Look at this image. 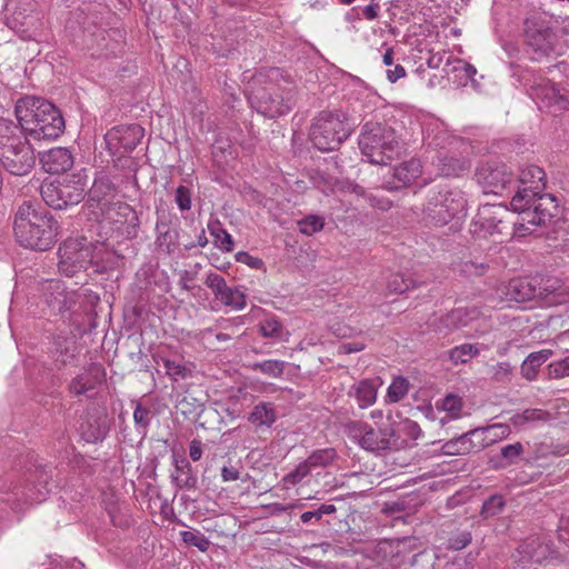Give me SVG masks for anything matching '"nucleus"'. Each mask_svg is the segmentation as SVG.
Here are the masks:
<instances>
[{"label": "nucleus", "instance_id": "nucleus-1", "mask_svg": "<svg viewBox=\"0 0 569 569\" xmlns=\"http://www.w3.org/2000/svg\"><path fill=\"white\" fill-rule=\"evenodd\" d=\"M546 187V173L541 167L528 164L520 170L518 190L510 206L515 212L521 213L520 229L529 226H545L558 213L555 197L542 193Z\"/></svg>", "mask_w": 569, "mask_h": 569}, {"label": "nucleus", "instance_id": "nucleus-2", "mask_svg": "<svg viewBox=\"0 0 569 569\" xmlns=\"http://www.w3.org/2000/svg\"><path fill=\"white\" fill-rule=\"evenodd\" d=\"M14 114L18 122L26 131V141L54 140L64 130V119L50 101L34 97L24 96L16 102Z\"/></svg>", "mask_w": 569, "mask_h": 569}, {"label": "nucleus", "instance_id": "nucleus-3", "mask_svg": "<svg viewBox=\"0 0 569 569\" xmlns=\"http://www.w3.org/2000/svg\"><path fill=\"white\" fill-rule=\"evenodd\" d=\"M58 224L39 203L24 201L17 209L13 231L17 241L30 249L46 250L53 242Z\"/></svg>", "mask_w": 569, "mask_h": 569}, {"label": "nucleus", "instance_id": "nucleus-4", "mask_svg": "<svg viewBox=\"0 0 569 569\" xmlns=\"http://www.w3.org/2000/svg\"><path fill=\"white\" fill-rule=\"evenodd\" d=\"M510 216L508 208L503 204H482L470 224V232L478 239L492 238L493 242H502L505 237L513 234L523 237L533 231L532 226H529L530 229L521 228L520 230L521 213L517 221H510Z\"/></svg>", "mask_w": 569, "mask_h": 569}, {"label": "nucleus", "instance_id": "nucleus-5", "mask_svg": "<svg viewBox=\"0 0 569 569\" xmlns=\"http://www.w3.org/2000/svg\"><path fill=\"white\" fill-rule=\"evenodd\" d=\"M553 18L543 11L532 10L523 21V37L535 60L549 57L556 50L558 36L552 28Z\"/></svg>", "mask_w": 569, "mask_h": 569}, {"label": "nucleus", "instance_id": "nucleus-6", "mask_svg": "<svg viewBox=\"0 0 569 569\" xmlns=\"http://www.w3.org/2000/svg\"><path fill=\"white\" fill-rule=\"evenodd\" d=\"M87 183L79 174L62 180L44 181L41 186L43 201L54 209L78 204L84 197Z\"/></svg>", "mask_w": 569, "mask_h": 569}, {"label": "nucleus", "instance_id": "nucleus-7", "mask_svg": "<svg viewBox=\"0 0 569 569\" xmlns=\"http://www.w3.org/2000/svg\"><path fill=\"white\" fill-rule=\"evenodd\" d=\"M252 107L268 118H276L289 112L293 106L292 88L270 84L259 89L250 99Z\"/></svg>", "mask_w": 569, "mask_h": 569}, {"label": "nucleus", "instance_id": "nucleus-8", "mask_svg": "<svg viewBox=\"0 0 569 569\" xmlns=\"http://www.w3.org/2000/svg\"><path fill=\"white\" fill-rule=\"evenodd\" d=\"M467 201L460 192L439 193L429 200L425 209L426 223L445 226L453 218L465 214Z\"/></svg>", "mask_w": 569, "mask_h": 569}, {"label": "nucleus", "instance_id": "nucleus-9", "mask_svg": "<svg viewBox=\"0 0 569 569\" xmlns=\"http://www.w3.org/2000/svg\"><path fill=\"white\" fill-rule=\"evenodd\" d=\"M351 133L343 113L338 111H321L313 120L309 138L311 142H345Z\"/></svg>", "mask_w": 569, "mask_h": 569}, {"label": "nucleus", "instance_id": "nucleus-10", "mask_svg": "<svg viewBox=\"0 0 569 569\" xmlns=\"http://www.w3.org/2000/svg\"><path fill=\"white\" fill-rule=\"evenodd\" d=\"M58 253L59 271L67 277H73L91 263L92 246L86 238L68 239L60 246Z\"/></svg>", "mask_w": 569, "mask_h": 569}, {"label": "nucleus", "instance_id": "nucleus-11", "mask_svg": "<svg viewBox=\"0 0 569 569\" xmlns=\"http://www.w3.org/2000/svg\"><path fill=\"white\" fill-rule=\"evenodd\" d=\"M478 182L486 193L502 194L513 184L510 168L500 160H488L477 168Z\"/></svg>", "mask_w": 569, "mask_h": 569}, {"label": "nucleus", "instance_id": "nucleus-12", "mask_svg": "<svg viewBox=\"0 0 569 569\" xmlns=\"http://www.w3.org/2000/svg\"><path fill=\"white\" fill-rule=\"evenodd\" d=\"M346 429L352 440L369 451L391 449V445H395L392 435L389 433V428L375 430L367 422L350 421Z\"/></svg>", "mask_w": 569, "mask_h": 569}, {"label": "nucleus", "instance_id": "nucleus-13", "mask_svg": "<svg viewBox=\"0 0 569 569\" xmlns=\"http://www.w3.org/2000/svg\"><path fill=\"white\" fill-rule=\"evenodd\" d=\"M0 161L12 174H27L36 162L32 144H0Z\"/></svg>", "mask_w": 569, "mask_h": 569}, {"label": "nucleus", "instance_id": "nucleus-14", "mask_svg": "<svg viewBox=\"0 0 569 569\" xmlns=\"http://www.w3.org/2000/svg\"><path fill=\"white\" fill-rule=\"evenodd\" d=\"M211 289L216 300L223 306L234 310H241L246 307V296L238 288L228 287L226 280L218 273H209L204 281Z\"/></svg>", "mask_w": 569, "mask_h": 569}, {"label": "nucleus", "instance_id": "nucleus-15", "mask_svg": "<svg viewBox=\"0 0 569 569\" xmlns=\"http://www.w3.org/2000/svg\"><path fill=\"white\" fill-rule=\"evenodd\" d=\"M549 555V546L540 538H529L523 541L513 555L519 569H537L533 565L542 563Z\"/></svg>", "mask_w": 569, "mask_h": 569}, {"label": "nucleus", "instance_id": "nucleus-16", "mask_svg": "<svg viewBox=\"0 0 569 569\" xmlns=\"http://www.w3.org/2000/svg\"><path fill=\"white\" fill-rule=\"evenodd\" d=\"M50 292L46 293V302L53 312H64L76 308L82 295L78 291H67L60 281H50Z\"/></svg>", "mask_w": 569, "mask_h": 569}, {"label": "nucleus", "instance_id": "nucleus-17", "mask_svg": "<svg viewBox=\"0 0 569 569\" xmlns=\"http://www.w3.org/2000/svg\"><path fill=\"white\" fill-rule=\"evenodd\" d=\"M40 163L46 172L59 174L72 167L73 156L68 148L58 146L40 153Z\"/></svg>", "mask_w": 569, "mask_h": 569}, {"label": "nucleus", "instance_id": "nucleus-18", "mask_svg": "<svg viewBox=\"0 0 569 569\" xmlns=\"http://www.w3.org/2000/svg\"><path fill=\"white\" fill-rule=\"evenodd\" d=\"M483 312L477 306L459 307L441 317L439 331L462 329L478 320Z\"/></svg>", "mask_w": 569, "mask_h": 569}, {"label": "nucleus", "instance_id": "nucleus-19", "mask_svg": "<svg viewBox=\"0 0 569 569\" xmlns=\"http://www.w3.org/2000/svg\"><path fill=\"white\" fill-rule=\"evenodd\" d=\"M389 433L392 435L395 442V445H391V449L399 450L408 447L411 441L417 440L421 430L416 421L409 418H403L397 423L395 421L391 422Z\"/></svg>", "mask_w": 569, "mask_h": 569}, {"label": "nucleus", "instance_id": "nucleus-20", "mask_svg": "<svg viewBox=\"0 0 569 569\" xmlns=\"http://www.w3.org/2000/svg\"><path fill=\"white\" fill-rule=\"evenodd\" d=\"M435 407L438 412L443 413V416L440 417L441 425L459 420L467 415L463 398L452 392L437 400Z\"/></svg>", "mask_w": 569, "mask_h": 569}, {"label": "nucleus", "instance_id": "nucleus-21", "mask_svg": "<svg viewBox=\"0 0 569 569\" xmlns=\"http://www.w3.org/2000/svg\"><path fill=\"white\" fill-rule=\"evenodd\" d=\"M506 299L508 301L525 302L539 298V288L528 278H516L506 287Z\"/></svg>", "mask_w": 569, "mask_h": 569}, {"label": "nucleus", "instance_id": "nucleus-22", "mask_svg": "<svg viewBox=\"0 0 569 569\" xmlns=\"http://www.w3.org/2000/svg\"><path fill=\"white\" fill-rule=\"evenodd\" d=\"M539 299L550 306L569 302V284L560 280H548L539 287Z\"/></svg>", "mask_w": 569, "mask_h": 569}, {"label": "nucleus", "instance_id": "nucleus-23", "mask_svg": "<svg viewBox=\"0 0 569 569\" xmlns=\"http://www.w3.org/2000/svg\"><path fill=\"white\" fill-rule=\"evenodd\" d=\"M144 128L139 123L120 124L113 127L104 136L106 142H141Z\"/></svg>", "mask_w": 569, "mask_h": 569}, {"label": "nucleus", "instance_id": "nucleus-24", "mask_svg": "<svg viewBox=\"0 0 569 569\" xmlns=\"http://www.w3.org/2000/svg\"><path fill=\"white\" fill-rule=\"evenodd\" d=\"M393 130L385 127L380 122H366L360 132L359 142H393Z\"/></svg>", "mask_w": 569, "mask_h": 569}, {"label": "nucleus", "instance_id": "nucleus-25", "mask_svg": "<svg viewBox=\"0 0 569 569\" xmlns=\"http://www.w3.org/2000/svg\"><path fill=\"white\" fill-rule=\"evenodd\" d=\"M277 419L276 410L270 402L256 405L248 416V421L256 428L270 427Z\"/></svg>", "mask_w": 569, "mask_h": 569}, {"label": "nucleus", "instance_id": "nucleus-26", "mask_svg": "<svg viewBox=\"0 0 569 569\" xmlns=\"http://www.w3.org/2000/svg\"><path fill=\"white\" fill-rule=\"evenodd\" d=\"M395 178L403 186H409L422 174V164L419 159H410L395 168Z\"/></svg>", "mask_w": 569, "mask_h": 569}, {"label": "nucleus", "instance_id": "nucleus-27", "mask_svg": "<svg viewBox=\"0 0 569 569\" xmlns=\"http://www.w3.org/2000/svg\"><path fill=\"white\" fill-rule=\"evenodd\" d=\"M393 152V144H362L361 153L369 162L388 164Z\"/></svg>", "mask_w": 569, "mask_h": 569}, {"label": "nucleus", "instance_id": "nucleus-28", "mask_svg": "<svg viewBox=\"0 0 569 569\" xmlns=\"http://www.w3.org/2000/svg\"><path fill=\"white\" fill-rule=\"evenodd\" d=\"M550 419V413L542 409H526L522 412L515 413L510 418V423L516 428H523L537 422H546Z\"/></svg>", "mask_w": 569, "mask_h": 569}, {"label": "nucleus", "instance_id": "nucleus-29", "mask_svg": "<svg viewBox=\"0 0 569 569\" xmlns=\"http://www.w3.org/2000/svg\"><path fill=\"white\" fill-rule=\"evenodd\" d=\"M355 397L361 409L372 406L377 399L376 385L368 379L361 380L355 386Z\"/></svg>", "mask_w": 569, "mask_h": 569}, {"label": "nucleus", "instance_id": "nucleus-30", "mask_svg": "<svg viewBox=\"0 0 569 569\" xmlns=\"http://www.w3.org/2000/svg\"><path fill=\"white\" fill-rule=\"evenodd\" d=\"M533 94L537 97H543L548 100L549 104L558 106V109H567L569 101L559 93V90L553 83L547 81L545 84H538L532 87Z\"/></svg>", "mask_w": 569, "mask_h": 569}, {"label": "nucleus", "instance_id": "nucleus-31", "mask_svg": "<svg viewBox=\"0 0 569 569\" xmlns=\"http://www.w3.org/2000/svg\"><path fill=\"white\" fill-rule=\"evenodd\" d=\"M416 282L410 277L401 272H393L387 279V289L390 293L401 295L406 291L416 288Z\"/></svg>", "mask_w": 569, "mask_h": 569}, {"label": "nucleus", "instance_id": "nucleus-32", "mask_svg": "<svg viewBox=\"0 0 569 569\" xmlns=\"http://www.w3.org/2000/svg\"><path fill=\"white\" fill-rule=\"evenodd\" d=\"M410 383L405 377H396L388 387L386 401L396 403L401 401L409 391Z\"/></svg>", "mask_w": 569, "mask_h": 569}, {"label": "nucleus", "instance_id": "nucleus-33", "mask_svg": "<svg viewBox=\"0 0 569 569\" xmlns=\"http://www.w3.org/2000/svg\"><path fill=\"white\" fill-rule=\"evenodd\" d=\"M485 436L482 427L462 435V442L467 443V448H462V451L476 452L487 448L488 443L486 442Z\"/></svg>", "mask_w": 569, "mask_h": 569}, {"label": "nucleus", "instance_id": "nucleus-34", "mask_svg": "<svg viewBox=\"0 0 569 569\" xmlns=\"http://www.w3.org/2000/svg\"><path fill=\"white\" fill-rule=\"evenodd\" d=\"M336 458L337 452L333 448H325L315 450L305 461L312 470L313 468L329 466Z\"/></svg>", "mask_w": 569, "mask_h": 569}, {"label": "nucleus", "instance_id": "nucleus-35", "mask_svg": "<svg viewBox=\"0 0 569 569\" xmlns=\"http://www.w3.org/2000/svg\"><path fill=\"white\" fill-rule=\"evenodd\" d=\"M479 353L476 345L463 343L452 348L449 352V359L453 365L467 363L471 358Z\"/></svg>", "mask_w": 569, "mask_h": 569}, {"label": "nucleus", "instance_id": "nucleus-36", "mask_svg": "<svg viewBox=\"0 0 569 569\" xmlns=\"http://www.w3.org/2000/svg\"><path fill=\"white\" fill-rule=\"evenodd\" d=\"M26 139V131L20 123H14L9 119H0V142L10 140Z\"/></svg>", "mask_w": 569, "mask_h": 569}, {"label": "nucleus", "instance_id": "nucleus-37", "mask_svg": "<svg viewBox=\"0 0 569 569\" xmlns=\"http://www.w3.org/2000/svg\"><path fill=\"white\" fill-rule=\"evenodd\" d=\"M482 428L488 447L508 438L511 433V429L508 423H492Z\"/></svg>", "mask_w": 569, "mask_h": 569}, {"label": "nucleus", "instance_id": "nucleus-38", "mask_svg": "<svg viewBox=\"0 0 569 569\" xmlns=\"http://www.w3.org/2000/svg\"><path fill=\"white\" fill-rule=\"evenodd\" d=\"M299 231L305 236H312L325 228V219L319 214H309L298 221Z\"/></svg>", "mask_w": 569, "mask_h": 569}, {"label": "nucleus", "instance_id": "nucleus-39", "mask_svg": "<svg viewBox=\"0 0 569 569\" xmlns=\"http://www.w3.org/2000/svg\"><path fill=\"white\" fill-rule=\"evenodd\" d=\"M310 472H311V469L303 460L295 468V470L290 471L282 478V480H281L282 488L288 489L291 486H296V485L300 483L307 476L310 475Z\"/></svg>", "mask_w": 569, "mask_h": 569}, {"label": "nucleus", "instance_id": "nucleus-40", "mask_svg": "<svg viewBox=\"0 0 569 569\" xmlns=\"http://www.w3.org/2000/svg\"><path fill=\"white\" fill-rule=\"evenodd\" d=\"M180 538L186 545L196 547L202 552H206L210 547V540L198 530L181 531Z\"/></svg>", "mask_w": 569, "mask_h": 569}, {"label": "nucleus", "instance_id": "nucleus-41", "mask_svg": "<svg viewBox=\"0 0 569 569\" xmlns=\"http://www.w3.org/2000/svg\"><path fill=\"white\" fill-rule=\"evenodd\" d=\"M286 362L281 360H264L252 366L254 371H260L273 378H280L284 371Z\"/></svg>", "mask_w": 569, "mask_h": 569}, {"label": "nucleus", "instance_id": "nucleus-42", "mask_svg": "<svg viewBox=\"0 0 569 569\" xmlns=\"http://www.w3.org/2000/svg\"><path fill=\"white\" fill-rule=\"evenodd\" d=\"M260 332L266 338H278L282 332V323L274 315L267 316L259 325Z\"/></svg>", "mask_w": 569, "mask_h": 569}, {"label": "nucleus", "instance_id": "nucleus-43", "mask_svg": "<svg viewBox=\"0 0 569 569\" xmlns=\"http://www.w3.org/2000/svg\"><path fill=\"white\" fill-rule=\"evenodd\" d=\"M221 479L223 482H231L240 480L241 482H246L249 478L248 473H242L241 468L238 463H232L229 461L227 465L221 467Z\"/></svg>", "mask_w": 569, "mask_h": 569}, {"label": "nucleus", "instance_id": "nucleus-44", "mask_svg": "<svg viewBox=\"0 0 569 569\" xmlns=\"http://www.w3.org/2000/svg\"><path fill=\"white\" fill-rule=\"evenodd\" d=\"M548 375L553 379L569 377V356L562 360L551 362L548 366Z\"/></svg>", "mask_w": 569, "mask_h": 569}, {"label": "nucleus", "instance_id": "nucleus-45", "mask_svg": "<svg viewBox=\"0 0 569 569\" xmlns=\"http://www.w3.org/2000/svg\"><path fill=\"white\" fill-rule=\"evenodd\" d=\"M93 385L90 382L88 375H79L72 379L69 385V390L74 396H80L88 390H91Z\"/></svg>", "mask_w": 569, "mask_h": 569}, {"label": "nucleus", "instance_id": "nucleus-46", "mask_svg": "<svg viewBox=\"0 0 569 569\" xmlns=\"http://www.w3.org/2000/svg\"><path fill=\"white\" fill-rule=\"evenodd\" d=\"M211 234L214 236V243L221 250L230 252L233 249V240L231 234H229L223 229H212Z\"/></svg>", "mask_w": 569, "mask_h": 569}, {"label": "nucleus", "instance_id": "nucleus-47", "mask_svg": "<svg viewBox=\"0 0 569 569\" xmlns=\"http://www.w3.org/2000/svg\"><path fill=\"white\" fill-rule=\"evenodd\" d=\"M523 446L521 442H516L502 447L501 457L507 460L508 463H513L523 453Z\"/></svg>", "mask_w": 569, "mask_h": 569}, {"label": "nucleus", "instance_id": "nucleus-48", "mask_svg": "<svg viewBox=\"0 0 569 569\" xmlns=\"http://www.w3.org/2000/svg\"><path fill=\"white\" fill-rule=\"evenodd\" d=\"M166 373L172 379L178 380L179 378L184 379L187 377V368L176 361L166 359L163 361Z\"/></svg>", "mask_w": 569, "mask_h": 569}, {"label": "nucleus", "instance_id": "nucleus-49", "mask_svg": "<svg viewBox=\"0 0 569 569\" xmlns=\"http://www.w3.org/2000/svg\"><path fill=\"white\" fill-rule=\"evenodd\" d=\"M505 506V502L501 497L492 496L487 501H485L482 506V513L486 517L495 516Z\"/></svg>", "mask_w": 569, "mask_h": 569}, {"label": "nucleus", "instance_id": "nucleus-50", "mask_svg": "<svg viewBox=\"0 0 569 569\" xmlns=\"http://www.w3.org/2000/svg\"><path fill=\"white\" fill-rule=\"evenodd\" d=\"M471 542V533L469 531L459 532L449 538L448 548L461 550Z\"/></svg>", "mask_w": 569, "mask_h": 569}, {"label": "nucleus", "instance_id": "nucleus-51", "mask_svg": "<svg viewBox=\"0 0 569 569\" xmlns=\"http://www.w3.org/2000/svg\"><path fill=\"white\" fill-rule=\"evenodd\" d=\"M176 201L181 210H189L191 208L189 189L183 186L178 187L176 191Z\"/></svg>", "mask_w": 569, "mask_h": 569}, {"label": "nucleus", "instance_id": "nucleus-52", "mask_svg": "<svg viewBox=\"0 0 569 569\" xmlns=\"http://www.w3.org/2000/svg\"><path fill=\"white\" fill-rule=\"evenodd\" d=\"M552 356V350L542 349L537 352H532L527 357V366L533 365L535 367H540L543 362H546Z\"/></svg>", "mask_w": 569, "mask_h": 569}, {"label": "nucleus", "instance_id": "nucleus-53", "mask_svg": "<svg viewBox=\"0 0 569 569\" xmlns=\"http://www.w3.org/2000/svg\"><path fill=\"white\" fill-rule=\"evenodd\" d=\"M150 415L151 411L148 408L137 405L133 411V420L136 425H140L146 428L150 422Z\"/></svg>", "mask_w": 569, "mask_h": 569}, {"label": "nucleus", "instance_id": "nucleus-54", "mask_svg": "<svg viewBox=\"0 0 569 569\" xmlns=\"http://www.w3.org/2000/svg\"><path fill=\"white\" fill-rule=\"evenodd\" d=\"M467 448V443L462 442V436L459 438L451 440L445 445V449L447 453L450 455H468L470 451H462V448Z\"/></svg>", "mask_w": 569, "mask_h": 569}, {"label": "nucleus", "instance_id": "nucleus-55", "mask_svg": "<svg viewBox=\"0 0 569 569\" xmlns=\"http://www.w3.org/2000/svg\"><path fill=\"white\" fill-rule=\"evenodd\" d=\"M237 261L246 263L254 269H260L263 264L261 259H259L257 257H252L247 252H239L237 254Z\"/></svg>", "mask_w": 569, "mask_h": 569}, {"label": "nucleus", "instance_id": "nucleus-56", "mask_svg": "<svg viewBox=\"0 0 569 569\" xmlns=\"http://www.w3.org/2000/svg\"><path fill=\"white\" fill-rule=\"evenodd\" d=\"M380 4L378 0H371L362 10V14L367 20H375L379 16Z\"/></svg>", "mask_w": 569, "mask_h": 569}, {"label": "nucleus", "instance_id": "nucleus-57", "mask_svg": "<svg viewBox=\"0 0 569 569\" xmlns=\"http://www.w3.org/2000/svg\"><path fill=\"white\" fill-rule=\"evenodd\" d=\"M403 77H406V69L401 64H396L393 69L387 70V79L391 83H395Z\"/></svg>", "mask_w": 569, "mask_h": 569}, {"label": "nucleus", "instance_id": "nucleus-58", "mask_svg": "<svg viewBox=\"0 0 569 569\" xmlns=\"http://www.w3.org/2000/svg\"><path fill=\"white\" fill-rule=\"evenodd\" d=\"M189 456L193 461H198L202 457V442L193 439L189 446Z\"/></svg>", "mask_w": 569, "mask_h": 569}, {"label": "nucleus", "instance_id": "nucleus-59", "mask_svg": "<svg viewBox=\"0 0 569 569\" xmlns=\"http://www.w3.org/2000/svg\"><path fill=\"white\" fill-rule=\"evenodd\" d=\"M538 367H535L532 363L527 366V359L523 361L522 366H521V371H522V375L528 379V380H532L536 378L537 373H538Z\"/></svg>", "mask_w": 569, "mask_h": 569}, {"label": "nucleus", "instance_id": "nucleus-60", "mask_svg": "<svg viewBox=\"0 0 569 569\" xmlns=\"http://www.w3.org/2000/svg\"><path fill=\"white\" fill-rule=\"evenodd\" d=\"M336 510L335 505H321L317 510V520H320L323 515L335 513Z\"/></svg>", "mask_w": 569, "mask_h": 569}, {"label": "nucleus", "instance_id": "nucleus-61", "mask_svg": "<svg viewBox=\"0 0 569 569\" xmlns=\"http://www.w3.org/2000/svg\"><path fill=\"white\" fill-rule=\"evenodd\" d=\"M333 332L339 337H348L351 335V329L347 328L345 326H341L340 323H337L332 327Z\"/></svg>", "mask_w": 569, "mask_h": 569}, {"label": "nucleus", "instance_id": "nucleus-62", "mask_svg": "<svg viewBox=\"0 0 569 569\" xmlns=\"http://www.w3.org/2000/svg\"><path fill=\"white\" fill-rule=\"evenodd\" d=\"M441 61H442V57L435 54L428 59L427 64L429 68L437 69L440 67Z\"/></svg>", "mask_w": 569, "mask_h": 569}, {"label": "nucleus", "instance_id": "nucleus-63", "mask_svg": "<svg viewBox=\"0 0 569 569\" xmlns=\"http://www.w3.org/2000/svg\"><path fill=\"white\" fill-rule=\"evenodd\" d=\"M382 61L386 66H391L393 63V49L388 48L382 57Z\"/></svg>", "mask_w": 569, "mask_h": 569}, {"label": "nucleus", "instance_id": "nucleus-64", "mask_svg": "<svg viewBox=\"0 0 569 569\" xmlns=\"http://www.w3.org/2000/svg\"><path fill=\"white\" fill-rule=\"evenodd\" d=\"M317 519V510L316 511H306L300 516V519L303 523L309 522L311 519Z\"/></svg>", "mask_w": 569, "mask_h": 569}]
</instances>
